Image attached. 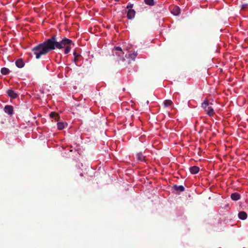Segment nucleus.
I'll return each mask as SVG.
<instances>
[{
	"label": "nucleus",
	"mask_w": 248,
	"mask_h": 248,
	"mask_svg": "<svg viewBox=\"0 0 248 248\" xmlns=\"http://www.w3.org/2000/svg\"><path fill=\"white\" fill-rule=\"evenodd\" d=\"M74 44L71 40L64 37L61 40H58L56 35H53L51 37L44 42L39 44L32 48V52L37 59H39L42 55H46L49 52L55 48L62 49L65 47L64 54H68L71 49L70 45Z\"/></svg>",
	"instance_id": "nucleus-1"
},
{
	"label": "nucleus",
	"mask_w": 248,
	"mask_h": 248,
	"mask_svg": "<svg viewBox=\"0 0 248 248\" xmlns=\"http://www.w3.org/2000/svg\"><path fill=\"white\" fill-rule=\"evenodd\" d=\"M112 53L114 55H116L119 58L120 60L124 61V60L123 57L124 53L121 47L119 46L115 47L112 50Z\"/></svg>",
	"instance_id": "nucleus-2"
},
{
	"label": "nucleus",
	"mask_w": 248,
	"mask_h": 248,
	"mask_svg": "<svg viewBox=\"0 0 248 248\" xmlns=\"http://www.w3.org/2000/svg\"><path fill=\"white\" fill-rule=\"evenodd\" d=\"M8 95L11 98H16L18 96V94L11 89L7 91Z\"/></svg>",
	"instance_id": "nucleus-3"
},
{
	"label": "nucleus",
	"mask_w": 248,
	"mask_h": 248,
	"mask_svg": "<svg viewBox=\"0 0 248 248\" xmlns=\"http://www.w3.org/2000/svg\"><path fill=\"white\" fill-rule=\"evenodd\" d=\"M135 14L136 12L135 10L132 9H130L127 12V17L129 19H132L135 17Z\"/></svg>",
	"instance_id": "nucleus-4"
},
{
	"label": "nucleus",
	"mask_w": 248,
	"mask_h": 248,
	"mask_svg": "<svg viewBox=\"0 0 248 248\" xmlns=\"http://www.w3.org/2000/svg\"><path fill=\"white\" fill-rule=\"evenodd\" d=\"M231 199L234 201H237L240 199V195L237 193H233L231 195Z\"/></svg>",
	"instance_id": "nucleus-5"
},
{
	"label": "nucleus",
	"mask_w": 248,
	"mask_h": 248,
	"mask_svg": "<svg viewBox=\"0 0 248 248\" xmlns=\"http://www.w3.org/2000/svg\"><path fill=\"white\" fill-rule=\"evenodd\" d=\"M200 169L198 167L194 166L189 168V170L192 174H196L199 171Z\"/></svg>",
	"instance_id": "nucleus-6"
},
{
	"label": "nucleus",
	"mask_w": 248,
	"mask_h": 248,
	"mask_svg": "<svg viewBox=\"0 0 248 248\" xmlns=\"http://www.w3.org/2000/svg\"><path fill=\"white\" fill-rule=\"evenodd\" d=\"M24 62H23L22 59H19L17 60L16 62V65L18 68H22L24 66Z\"/></svg>",
	"instance_id": "nucleus-7"
},
{
	"label": "nucleus",
	"mask_w": 248,
	"mask_h": 248,
	"mask_svg": "<svg viewBox=\"0 0 248 248\" xmlns=\"http://www.w3.org/2000/svg\"><path fill=\"white\" fill-rule=\"evenodd\" d=\"M247 214L244 211H241L238 213V217L242 220H245L247 217Z\"/></svg>",
	"instance_id": "nucleus-8"
},
{
	"label": "nucleus",
	"mask_w": 248,
	"mask_h": 248,
	"mask_svg": "<svg viewBox=\"0 0 248 248\" xmlns=\"http://www.w3.org/2000/svg\"><path fill=\"white\" fill-rule=\"evenodd\" d=\"M171 13L175 16H178L180 13V9L178 6H174L171 10Z\"/></svg>",
	"instance_id": "nucleus-9"
},
{
	"label": "nucleus",
	"mask_w": 248,
	"mask_h": 248,
	"mask_svg": "<svg viewBox=\"0 0 248 248\" xmlns=\"http://www.w3.org/2000/svg\"><path fill=\"white\" fill-rule=\"evenodd\" d=\"M49 115L51 118H54L57 121H59L60 118L59 114L55 112H51Z\"/></svg>",
	"instance_id": "nucleus-10"
},
{
	"label": "nucleus",
	"mask_w": 248,
	"mask_h": 248,
	"mask_svg": "<svg viewBox=\"0 0 248 248\" xmlns=\"http://www.w3.org/2000/svg\"><path fill=\"white\" fill-rule=\"evenodd\" d=\"M173 188L176 191L183 192L185 190V187L183 186H177L175 185L173 186Z\"/></svg>",
	"instance_id": "nucleus-11"
},
{
	"label": "nucleus",
	"mask_w": 248,
	"mask_h": 248,
	"mask_svg": "<svg viewBox=\"0 0 248 248\" xmlns=\"http://www.w3.org/2000/svg\"><path fill=\"white\" fill-rule=\"evenodd\" d=\"M162 10H163V5L162 4H160V5L158 4L155 7L154 10L155 11V12L156 13H160Z\"/></svg>",
	"instance_id": "nucleus-12"
},
{
	"label": "nucleus",
	"mask_w": 248,
	"mask_h": 248,
	"mask_svg": "<svg viewBox=\"0 0 248 248\" xmlns=\"http://www.w3.org/2000/svg\"><path fill=\"white\" fill-rule=\"evenodd\" d=\"M172 104H173V102L170 100H166L164 102V107L165 108L171 107Z\"/></svg>",
	"instance_id": "nucleus-13"
},
{
	"label": "nucleus",
	"mask_w": 248,
	"mask_h": 248,
	"mask_svg": "<svg viewBox=\"0 0 248 248\" xmlns=\"http://www.w3.org/2000/svg\"><path fill=\"white\" fill-rule=\"evenodd\" d=\"M0 71L1 74L4 75L8 74L10 72L9 69L6 67L2 68Z\"/></svg>",
	"instance_id": "nucleus-14"
},
{
	"label": "nucleus",
	"mask_w": 248,
	"mask_h": 248,
	"mask_svg": "<svg viewBox=\"0 0 248 248\" xmlns=\"http://www.w3.org/2000/svg\"><path fill=\"white\" fill-rule=\"evenodd\" d=\"M202 107L203 108H206L207 107L208 108H212V107L209 106L208 102L207 101H204L202 104Z\"/></svg>",
	"instance_id": "nucleus-15"
},
{
	"label": "nucleus",
	"mask_w": 248,
	"mask_h": 248,
	"mask_svg": "<svg viewBox=\"0 0 248 248\" xmlns=\"http://www.w3.org/2000/svg\"><path fill=\"white\" fill-rule=\"evenodd\" d=\"M145 4L150 6H153L155 4L154 0H144Z\"/></svg>",
	"instance_id": "nucleus-16"
},
{
	"label": "nucleus",
	"mask_w": 248,
	"mask_h": 248,
	"mask_svg": "<svg viewBox=\"0 0 248 248\" xmlns=\"http://www.w3.org/2000/svg\"><path fill=\"white\" fill-rule=\"evenodd\" d=\"M137 55L138 53L137 52H133L132 53L129 54V58L131 59L132 60H135Z\"/></svg>",
	"instance_id": "nucleus-17"
},
{
	"label": "nucleus",
	"mask_w": 248,
	"mask_h": 248,
	"mask_svg": "<svg viewBox=\"0 0 248 248\" xmlns=\"http://www.w3.org/2000/svg\"><path fill=\"white\" fill-rule=\"evenodd\" d=\"M205 110L206 111V114L207 115H208L209 116H213L215 114L214 109H205Z\"/></svg>",
	"instance_id": "nucleus-18"
},
{
	"label": "nucleus",
	"mask_w": 248,
	"mask_h": 248,
	"mask_svg": "<svg viewBox=\"0 0 248 248\" xmlns=\"http://www.w3.org/2000/svg\"><path fill=\"white\" fill-rule=\"evenodd\" d=\"M137 156L138 159L140 161H142L144 160V156H143V155H142V154L141 153H138L137 155Z\"/></svg>",
	"instance_id": "nucleus-19"
},
{
	"label": "nucleus",
	"mask_w": 248,
	"mask_h": 248,
	"mask_svg": "<svg viewBox=\"0 0 248 248\" xmlns=\"http://www.w3.org/2000/svg\"><path fill=\"white\" fill-rule=\"evenodd\" d=\"M57 127L59 130H62L64 128V124L62 122H58L57 123Z\"/></svg>",
	"instance_id": "nucleus-20"
},
{
	"label": "nucleus",
	"mask_w": 248,
	"mask_h": 248,
	"mask_svg": "<svg viewBox=\"0 0 248 248\" xmlns=\"http://www.w3.org/2000/svg\"><path fill=\"white\" fill-rule=\"evenodd\" d=\"M73 55L74 56V61L75 63H76L78 61V58L80 56V55L77 53L76 51L74 52Z\"/></svg>",
	"instance_id": "nucleus-21"
},
{
	"label": "nucleus",
	"mask_w": 248,
	"mask_h": 248,
	"mask_svg": "<svg viewBox=\"0 0 248 248\" xmlns=\"http://www.w3.org/2000/svg\"><path fill=\"white\" fill-rule=\"evenodd\" d=\"M14 109H4V112L8 115L11 116L14 113Z\"/></svg>",
	"instance_id": "nucleus-22"
},
{
	"label": "nucleus",
	"mask_w": 248,
	"mask_h": 248,
	"mask_svg": "<svg viewBox=\"0 0 248 248\" xmlns=\"http://www.w3.org/2000/svg\"><path fill=\"white\" fill-rule=\"evenodd\" d=\"M133 7V4L129 3L127 5L126 8H127V9L132 8Z\"/></svg>",
	"instance_id": "nucleus-23"
},
{
	"label": "nucleus",
	"mask_w": 248,
	"mask_h": 248,
	"mask_svg": "<svg viewBox=\"0 0 248 248\" xmlns=\"http://www.w3.org/2000/svg\"><path fill=\"white\" fill-rule=\"evenodd\" d=\"M4 108H13V107L12 106L6 105Z\"/></svg>",
	"instance_id": "nucleus-24"
},
{
	"label": "nucleus",
	"mask_w": 248,
	"mask_h": 248,
	"mask_svg": "<svg viewBox=\"0 0 248 248\" xmlns=\"http://www.w3.org/2000/svg\"><path fill=\"white\" fill-rule=\"evenodd\" d=\"M77 106V107H80V104H78Z\"/></svg>",
	"instance_id": "nucleus-25"
},
{
	"label": "nucleus",
	"mask_w": 248,
	"mask_h": 248,
	"mask_svg": "<svg viewBox=\"0 0 248 248\" xmlns=\"http://www.w3.org/2000/svg\"><path fill=\"white\" fill-rule=\"evenodd\" d=\"M115 1H119V0H114Z\"/></svg>",
	"instance_id": "nucleus-26"
}]
</instances>
